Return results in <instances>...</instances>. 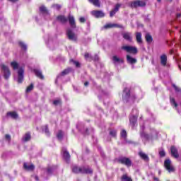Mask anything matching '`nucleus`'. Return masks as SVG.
<instances>
[{
	"label": "nucleus",
	"instance_id": "nucleus-53",
	"mask_svg": "<svg viewBox=\"0 0 181 181\" xmlns=\"http://www.w3.org/2000/svg\"><path fill=\"white\" fill-rule=\"evenodd\" d=\"M180 16H181V14H180V13H179V14L177 15V18H180Z\"/></svg>",
	"mask_w": 181,
	"mask_h": 181
},
{
	"label": "nucleus",
	"instance_id": "nucleus-4",
	"mask_svg": "<svg viewBox=\"0 0 181 181\" xmlns=\"http://www.w3.org/2000/svg\"><path fill=\"white\" fill-rule=\"evenodd\" d=\"M132 8H144L146 6V3L144 1L136 0L132 2Z\"/></svg>",
	"mask_w": 181,
	"mask_h": 181
},
{
	"label": "nucleus",
	"instance_id": "nucleus-28",
	"mask_svg": "<svg viewBox=\"0 0 181 181\" xmlns=\"http://www.w3.org/2000/svg\"><path fill=\"white\" fill-rule=\"evenodd\" d=\"M30 138H31L30 133H27L23 137V141L24 142H28V141H30Z\"/></svg>",
	"mask_w": 181,
	"mask_h": 181
},
{
	"label": "nucleus",
	"instance_id": "nucleus-45",
	"mask_svg": "<svg viewBox=\"0 0 181 181\" xmlns=\"http://www.w3.org/2000/svg\"><path fill=\"white\" fill-rule=\"evenodd\" d=\"M61 103H62V100L59 99V100H54L53 104L54 105H59V104H61Z\"/></svg>",
	"mask_w": 181,
	"mask_h": 181
},
{
	"label": "nucleus",
	"instance_id": "nucleus-25",
	"mask_svg": "<svg viewBox=\"0 0 181 181\" xmlns=\"http://www.w3.org/2000/svg\"><path fill=\"white\" fill-rule=\"evenodd\" d=\"M7 116L11 117L13 119H16L18 118V113L16 112H7Z\"/></svg>",
	"mask_w": 181,
	"mask_h": 181
},
{
	"label": "nucleus",
	"instance_id": "nucleus-14",
	"mask_svg": "<svg viewBox=\"0 0 181 181\" xmlns=\"http://www.w3.org/2000/svg\"><path fill=\"white\" fill-rule=\"evenodd\" d=\"M122 37L124 38L127 42H132V36L131 33H122Z\"/></svg>",
	"mask_w": 181,
	"mask_h": 181
},
{
	"label": "nucleus",
	"instance_id": "nucleus-36",
	"mask_svg": "<svg viewBox=\"0 0 181 181\" xmlns=\"http://www.w3.org/2000/svg\"><path fill=\"white\" fill-rule=\"evenodd\" d=\"M33 83H31L28 87H27L26 93H30L33 90Z\"/></svg>",
	"mask_w": 181,
	"mask_h": 181
},
{
	"label": "nucleus",
	"instance_id": "nucleus-30",
	"mask_svg": "<svg viewBox=\"0 0 181 181\" xmlns=\"http://www.w3.org/2000/svg\"><path fill=\"white\" fill-rule=\"evenodd\" d=\"M145 39H146V41L148 43H151L152 42V36L151 35L146 34Z\"/></svg>",
	"mask_w": 181,
	"mask_h": 181
},
{
	"label": "nucleus",
	"instance_id": "nucleus-20",
	"mask_svg": "<svg viewBox=\"0 0 181 181\" xmlns=\"http://www.w3.org/2000/svg\"><path fill=\"white\" fill-rule=\"evenodd\" d=\"M57 21L61 23H66L67 22V18H66L64 16H58L57 17Z\"/></svg>",
	"mask_w": 181,
	"mask_h": 181
},
{
	"label": "nucleus",
	"instance_id": "nucleus-26",
	"mask_svg": "<svg viewBox=\"0 0 181 181\" xmlns=\"http://www.w3.org/2000/svg\"><path fill=\"white\" fill-rule=\"evenodd\" d=\"M90 4H93L95 6L100 8L101 3H100V0H88Z\"/></svg>",
	"mask_w": 181,
	"mask_h": 181
},
{
	"label": "nucleus",
	"instance_id": "nucleus-50",
	"mask_svg": "<svg viewBox=\"0 0 181 181\" xmlns=\"http://www.w3.org/2000/svg\"><path fill=\"white\" fill-rule=\"evenodd\" d=\"M45 132L49 135V129L47 128V126H45Z\"/></svg>",
	"mask_w": 181,
	"mask_h": 181
},
{
	"label": "nucleus",
	"instance_id": "nucleus-52",
	"mask_svg": "<svg viewBox=\"0 0 181 181\" xmlns=\"http://www.w3.org/2000/svg\"><path fill=\"white\" fill-rule=\"evenodd\" d=\"M10 2H18V0H8Z\"/></svg>",
	"mask_w": 181,
	"mask_h": 181
},
{
	"label": "nucleus",
	"instance_id": "nucleus-17",
	"mask_svg": "<svg viewBox=\"0 0 181 181\" xmlns=\"http://www.w3.org/2000/svg\"><path fill=\"white\" fill-rule=\"evenodd\" d=\"M112 60L114 64H117V63H124V59L119 58L116 55L112 57Z\"/></svg>",
	"mask_w": 181,
	"mask_h": 181
},
{
	"label": "nucleus",
	"instance_id": "nucleus-43",
	"mask_svg": "<svg viewBox=\"0 0 181 181\" xmlns=\"http://www.w3.org/2000/svg\"><path fill=\"white\" fill-rule=\"evenodd\" d=\"M71 62L72 63H74V64H75V66H76V67H80V63H79L78 62L74 61V60H73V59H71Z\"/></svg>",
	"mask_w": 181,
	"mask_h": 181
},
{
	"label": "nucleus",
	"instance_id": "nucleus-34",
	"mask_svg": "<svg viewBox=\"0 0 181 181\" xmlns=\"http://www.w3.org/2000/svg\"><path fill=\"white\" fill-rule=\"evenodd\" d=\"M170 104L171 105H174V107H177V103H176V100L173 98H170Z\"/></svg>",
	"mask_w": 181,
	"mask_h": 181
},
{
	"label": "nucleus",
	"instance_id": "nucleus-15",
	"mask_svg": "<svg viewBox=\"0 0 181 181\" xmlns=\"http://www.w3.org/2000/svg\"><path fill=\"white\" fill-rule=\"evenodd\" d=\"M23 168L25 170H28L30 172H32L35 170V165L33 164L28 165L26 163H24Z\"/></svg>",
	"mask_w": 181,
	"mask_h": 181
},
{
	"label": "nucleus",
	"instance_id": "nucleus-8",
	"mask_svg": "<svg viewBox=\"0 0 181 181\" xmlns=\"http://www.w3.org/2000/svg\"><path fill=\"white\" fill-rule=\"evenodd\" d=\"M91 14L95 16V18H104V16H105L104 12L101 11H92Z\"/></svg>",
	"mask_w": 181,
	"mask_h": 181
},
{
	"label": "nucleus",
	"instance_id": "nucleus-18",
	"mask_svg": "<svg viewBox=\"0 0 181 181\" xmlns=\"http://www.w3.org/2000/svg\"><path fill=\"white\" fill-rule=\"evenodd\" d=\"M139 156H140V158H141V159H143V160H145L146 162H149V157L145 153L140 151L139 153Z\"/></svg>",
	"mask_w": 181,
	"mask_h": 181
},
{
	"label": "nucleus",
	"instance_id": "nucleus-51",
	"mask_svg": "<svg viewBox=\"0 0 181 181\" xmlns=\"http://www.w3.org/2000/svg\"><path fill=\"white\" fill-rule=\"evenodd\" d=\"M153 180L155 181H159V178L156 177H153Z\"/></svg>",
	"mask_w": 181,
	"mask_h": 181
},
{
	"label": "nucleus",
	"instance_id": "nucleus-29",
	"mask_svg": "<svg viewBox=\"0 0 181 181\" xmlns=\"http://www.w3.org/2000/svg\"><path fill=\"white\" fill-rule=\"evenodd\" d=\"M11 66L13 69V70H16V69H19V64H18V62H11Z\"/></svg>",
	"mask_w": 181,
	"mask_h": 181
},
{
	"label": "nucleus",
	"instance_id": "nucleus-23",
	"mask_svg": "<svg viewBox=\"0 0 181 181\" xmlns=\"http://www.w3.org/2000/svg\"><path fill=\"white\" fill-rule=\"evenodd\" d=\"M160 62L163 66H166V63L168 62V57H166V54H163L160 56Z\"/></svg>",
	"mask_w": 181,
	"mask_h": 181
},
{
	"label": "nucleus",
	"instance_id": "nucleus-44",
	"mask_svg": "<svg viewBox=\"0 0 181 181\" xmlns=\"http://www.w3.org/2000/svg\"><path fill=\"white\" fill-rule=\"evenodd\" d=\"M121 136L122 138H127V131L122 130L121 132Z\"/></svg>",
	"mask_w": 181,
	"mask_h": 181
},
{
	"label": "nucleus",
	"instance_id": "nucleus-21",
	"mask_svg": "<svg viewBox=\"0 0 181 181\" xmlns=\"http://www.w3.org/2000/svg\"><path fill=\"white\" fill-rule=\"evenodd\" d=\"M136 40L139 45L142 44V33H136Z\"/></svg>",
	"mask_w": 181,
	"mask_h": 181
},
{
	"label": "nucleus",
	"instance_id": "nucleus-13",
	"mask_svg": "<svg viewBox=\"0 0 181 181\" xmlns=\"http://www.w3.org/2000/svg\"><path fill=\"white\" fill-rule=\"evenodd\" d=\"M33 72L35 73V76L38 77V78H40V80L45 79V76H43V74H42V71L39 69H33Z\"/></svg>",
	"mask_w": 181,
	"mask_h": 181
},
{
	"label": "nucleus",
	"instance_id": "nucleus-5",
	"mask_svg": "<svg viewBox=\"0 0 181 181\" xmlns=\"http://www.w3.org/2000/svg\"><path fill=\"white\" fill-rule=\"evenodd\" d=\"M1 70L3 72V76L6 80H8L11 76V71L9 68L5 65H1Z\"/></svg>",
	"mask_w": 181,
	"mask_h": 181
},
{
	"label": "nucleus",
	"instance_id": "nucleus-55",
	"mask_svg": "<svg viewBox=\"0 0 181 181\" xmlns=\"http://www.w3.org/2000/svg\"><path fill=\"white\" fill-rule=\"evenodd\" d=\"M35 180H39V177H37V176H35Z\"/></svg>",
	"mask_w": 181,
	"mask_h": 181
},
{
	"label": "nucleus",
	"instance_id": "nucleus-19",
	"mask_svg": "<svg viewBox=\"0 0 181 181\" xmlns=\"http://www.w3.org/2000/svg\"><path fill=\"white\" fill-rule=\"evenodd\" d=\"M127 61L129 64H135V63H136V59L131 57L130 55H127Z\"/></svg>",
	"mask_w": 181,
	"mask_h": 181
},
{
	"label": "nucleus",
	"instance_id": "nucleus-42",
	"mask_svg": "<svg viewBox=\"0 0 181 181\" xmlns=\"http://www.w3.org/2000/svg\"><path fill=\"white\" fill-rule=\"evenodd\" d=\"M110 135L112 136H117V131L116 130H110Z\"/></svg>",
	"mask_w": 181,
	"mask_h": 181
},
{
	"label": "nucleus",
	"instance_id": "nucleus-32",
	"mask_svg": "<svg viewBox=\"0 0 181 181\" xmlns=\"http://www.w3.org/2000/svg\"><path fill=\"white\" fill-rule=\"evenodd\" d=\"M71 71V68H68L66 69H64L62 73L61 76H66V74H69Z\"/></svg>",
	"mask_w": 181,
	"mask_h": 181
},
{
	"label": "nucleus",
	"instance_id": "nucleus-3",
	"mask_svg": "<svg viewBox=\"0 0 181 181\" xmlns=\"http://www.w3.org/2000/svg\"><path fill=\"white\" fill-rule=\"evenodd\" d=\"M122 50L127 52V53H132V54H136L138 53V49L136 47L124 45L122 47Z\"/></svg>",
	"mask_w": 181,
	"mask_h": 181
},
{
	"label": "nucleus",
	"instance_id": "nucleus-27",
	"mask_svg": "<svg viewBox=\"0 0 181 181\" xmlns=\"http://www.w3.org/2000/svg\"><path fill=\"white\" fill-rule=\"evenodd\" d=\"M121 180L122 181H132V178L128 176V174H124L122 176Z\"/></svg>",
	"mask_w": 181,
	"mask_h": 181
},
{
	"label": "nucleus",
	"instance_id": "nucleus-1",
	"mask_svg": "<svg viewBox=\"0 0 181 181\" xmlns=\"http://www.w3.org/2000/svg\"><path fill=\"white\" fill-rule=\"evenodd\" d=\"M72 172L74 173H82V174H86V175H90L93 173V170L90 168H86V167H78L77 165H74L72 168Z\"/></svg>",
	"mask_w": 181,
	"mask_h": 181
},
{
	"label": "nucleus",
	"instance_id": "nucleus-33",
	"mask_svg": "<svg viewBox=\"0 0 181 181\" xmlns=\"http://www.w3.org/2000/svg\"><path fill=\"white\" fill-rule=\"evenodd\" d=\"M84 57H85L86 60H88V59H90V60H93V57L88 52L85 53Z\"/></svg>",
	"mask_w": 181,
	"mask_h": 181
},
{
	"label": "nucleus",
	"instance_id": "nucleus-41",
	"mask_svg": "<svg viewBox=\"0 0 181 181\" xmlns=\"http://www.w3.org/2000/svg\"><path fill=\"white\" fill-rule=\"evenodd\" d=\"M19 45L21 46V47H22V49H23V50H26L27 47H26V45H25V43L20 42Z\"/></svg>",
	"mask_w": 181,
	"mask_h": 181
},
{
	"label": "nucleus",
	"instance_id": "nucleus-9",
	"mask_svg": "<svg viewBox=\"0 0 181 181\" xmlns=\"http://www.w3.org/2000/svg\"><path fill=\"white\" fill-rule=\"evenodd\" d=\"M112 28H119L120 29H122V25L119 24H115V23H107L104 25L105 29H111Z\"/></svg>",
	"mask_w": 181,
	"mask_h": 181
},
{
	"label": "nucleus",
	"instance_id": "nucleus-39",
	"mask_svg": "<svg viewBox=\"0 0 181 181\" xmlns=\"http://www.w3.org/2000/svg\"><path fill=\"white\" fill-rule=\"evenodd\" d=\"M40 11L44 12V13H47V9L44 6L40 7Z\"/></svg>",
	"mask_w": 181,
	"mask_h": 181
},
{
	"label": "nucleus",
	"instance_id": "nucleus-11",
	"mask_svg": "<svg viewBox=\"0 0 181 181\" xmlns=\"http://www.w3.org/2000/svg\"><path fill=\"white\" fill-rule=\"evenodd\" d=\"M68 19L70 26L72 27L73 29H76V20L74 19V16L69 15Z\"/></svg>",
	"mask_w": 181,
	"mask_h": 181
},
{
	"label": "nucleus",
	"instance_id": "nucleus-10",
	"mask_svg": "<svg viewBox=\"0 0 181 181\" xmlns=\"http://www.w3.org/2000/svg\"><path fill=\"white\" fill-rule=\"evenodd\" d=\"M170 152L171 156H173V158H175L176 159L179 158V153L177 152V148H176L175 146H172L170 147Z\"/></svg>",
	"mask_w": 181,
	"mask_h": 181
},
{
	"label": "nucleus",
	"instance_id": "nucleus-31",
	"mask_svg": "<svg viewBox=\"0 0 181 181\" xmlns=\"http://www.w3.org/2000/svg\"><path fill=\"white\" fill-rule=\"evenodd\" d=\"M173 87H174L177 95H180V97L181 96V88L176 86V85H173Z\"/></svg>",
	"mask_w": 181,
	"mask_h": 181
},
{
	"label": "nucleus",
	"instance_id": "nucleus-6",
	"mask_svg": "<svg viewBox=\"0 0 181 181\" xmlns=\"http://www.w3.org/2000/svg\"><path fill=\"white\" fill-rule=\"evenodd\" d=\"M164 166L168 172H175V167L172 165V161L170 159L164 161Z\"/></svg>",
	"mask_w": 181,
	"mask_h": 181
},
{
	"label": "nucleus",
	"instance_id": "nucleus-54",
	"mask_svg": "<svg viewBox=\"0 0 181 181\" xmlns=\"http://www.w3.org/2000/svg\"><path fill=\"white\" fill-rule=\"evenodd\" d=\"M88 84V82H85L84 86H87Z\"/></svg>",
	"mask_w": 181,
	"mask_h": 181
},
{
	"label": "nucleus",
	"instance_id": "nucleus-47",
	"mask_svg": "<svg viewBox=\"0 0 181 181\" xmlns=\"http://www.w3.org/2000/svg\"><path fill=\"white\" fill-rule=\"evenodd\" d=\"M115 13H117V11H115V10H112L110 13V18H112V16H114V15H115Z\"/></svg>",
	"mask_w": 181,
	"mask_h": 181
},
{
	"label": "nucleus",
	"instance_id": "nucleus-56",
	"mask_svg": "<svg viewBox=\"0 0 181 181\" xmlns=\"http://www.w3.org/2000/svg\"><path fill=\"white\" fill-rule=\"evenodd\" d=\"M160 173H162V172L160 170H158V175H160Z\"/></svg>",
	"mask_w": 181,
	"mask_h": 181
},
{
	"label": "nucleus",
	"instance_id": "nucleus-48",
	"mask_svg": "<svg viewBox=\"0 0 181 181\" xmlns=\"http://www.w3.org/2000/svg\"><path fill=\"white\" fill-rule=\"evenodd\" d=\"M5 139H6V141H8V142H9L11 141V135L6 134Z\"/></svg>",
	"mask_w": 181,
	"mask_h": 181
},
{
	"label": "nucleus",
	"instance_id": "nucleus-37",
	"mask_svg": "<svg viewBox=\"0 0 181 181\" xmlns=\"http://www.w3.org/2000/svg\"><path fill=\"white\" fill-rule=\"evenodd\" d=\"M57 136L58 139H63V132H62V130H59L58 132V134H57Z\"/></svg>",
	"mask_w": 181,
	"mask_h": 181
},
{
	"label": "nucleus",
	"instance_id": "nucleus-40",
	"mask_svg": "<svg viewBox=\"0 0 181 181\" xmlns=\"http://www.w3.org/2000/svg\"><path fill=\"white\" fill-rule=\"evenodd\" d=\"M119 8H121V4H117L115 5V9H113V11L118 12V11H119Z\"/></svg>",
	"mask_w": 181,
	"mask_h": 181
},
{
	"label": "nucleus",
	"instance_id": "nucleus-7",
	"mask_svg": "<svg viewBox=\"0 0 181 181\" xmlns=\"http://www.w3.org/2000/svg\"><path fill=\"white\" fill-rule=\"evenodd\" d=\"M66 35L69 40H73L74 42L77 40V35L71 29L66 30Z\"/></svg>",
	"mask_w": 181,
	"mask_h": 181
},
{
	"label": "nucleus",
	"instance_id": "nucleus-57",
	"mask_svg": "<svg viewBox=\"0 0 181 181\" xmlns=\"http://www.w3.org/2000/svg\"><path fill=\"white\" fill-rule=\"evenodd\" d=\"M48 173H50V169H48Z\"/></svg>",
	"mask_w": 181,
	"mask_h": 181
},
{
	"label": "nucleus",
	"instance_id": "nucleus-12",
	"mask_svg": "<svg viewBox=\"0 0 181 181\" xmlns=\"http://www.w3.org/2000/svg\"><path fill=\"white\" fill-rule=\"evenodd\" d=\"M131 97L130 90L128 88H125L123 90V100H128Z\"/></svg>",
	"mask_w": 181,
	"mask_h": 181
},
{
	"label": "nucleus",
	"instance_id": "nucleus-49",
	"mask_svg": "<svg viewBox=\"0 0 181 181\" xmlns=\"http://www.w3.org/2000/svg\"><path fill=\"white\" fill-rule=\"evenodd\" d=\"M79 21L81 22V23H84V22H86V18L84 17H81L79 18Z\"/></svg>",
	"mask_w": 181,
	"mask_h": 181
},
{
	"label": "nucleus",
	"instance_id": "nucleus-58",
	"mask_svg": "<svg viewBox=\"0 0 181 181\" xmlns=\"http://www.w3.org/2000/svg\"><path fill=\"white\" fill-rule=\"evenodd\" d=\"M158 1V2H160V0H157Z\"/></svg>",
	"mask_w": 181,
	"mask_h": 181
},
{
	"label": "nucleus",
	"instance_id": "nucleus-35",
	"mask_svg": "<svg viewBox=\"0 0 181 181\" xmlns=\"http://www.w3.org/2000/svg\"><path fill=\"white\" fill-rule=\"evenodd\" d=\"M159 155L161 158H163L164 156H165L166 155V153H165V150H163V148H161L160 151H159Z\"/></svg>",
	"mask_w": 181,
	"mask_h": 181
},
{
	"label": "nucleus",
	"instance_id": "nucleus-24",
	"mask_svg": "<svg viewBox=\"0 0 181 181\" xmlns=\"http://www.w3.org/2000/svg\"><path fill=\"white\" fill-rule=\"evenodd\" d=\"M62 152L64 159H66V160H69V159H70V153H69L65 148H62Z\"/></svg>",
	"mask_w": 181,
	"mask_h": 181
},
{
	"label": "nucleus",
	"instance_id": "nucleus-38",
	"mask_svg": "<svg viewBox=\"0 0 181 181\" xmlns=\"http://www.w3.org/2000/svg\"><path fill=\"white\" fill-rule=\"evenodd\" d=\"M141 138H144V139H149V136L145 132L141 133Z\"/></svg>",
	"mask_w": 181,
	"mask_h": 181
},
{
	"label": "nucleus",
	"instance_id": "nucleus-46",
	"mask_svg": "<svg viewBox=\"0 0 181 181\" xmlns=\"http://www.w3.org/2000/svg\"><path fill=\"white\" fill-rule=\"evenodd\" d=\"M52 7L54 8L55 9H57L59 11V9H60L62 8V6L59 5V4H54L52 6Z\"/></svg>",
	"mask_w": 181,
	"mask_h": 181
},
{
	"label": "nucleus",
	"instance_id": "nucleus-22",
	"mask_svg": "<svg viewBox=\"0 0 181 181\" xmlns=\"http://www.w3.org/2000/svg\"><path fill=\"white\" fill-rule=\"evenodd\" d=\"M136 121H138V117L137 116H132L130 117V124L132 127H135V124H136Z\"/></svg>",
	"mask_w": 181,
	"mask_h": 181
},
{
	"label": "nucleus",
	"instance_id": "nucleus-16",
	"mask_svg": "<svg viewBox=\"0 0 181 181\" xmlns=\"http://www.w3.org/2000/svg\"><path fill=\"white\" fill-rule=\"evenodd\" d=\"M18 83H22L23 81V69L22 68H20L18 71Z\"/></svg>",
	"mask_w": 181,
	"mask_h": 181
},
{
	"label": "nucleus",
	"instance_id": "nucleus-2",
	"mask_svg": "<svg viewBox=\"0 0 181 181\" xmlns=\"http://www.w3.org/2000/svg\"><path fill=\"white\" fill-rule=\"evenodd\" d=\"M117 162L122 165H125V166H127V168H129L132 165V161L131 159L127 157H119L117 158Z\"/></svg>",
	"mask_w": 181,
	"mask_h": 181
}]
</instances>
